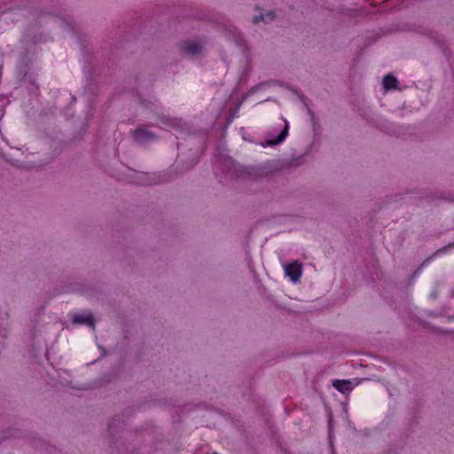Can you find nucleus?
I'll return each mask as SVG.
<instances>
[{
	"mask_svg": "<svg viewBox=\"0 0 454 454\" xmlns=\"http://www.w3.org/2000/svg\"><path fill=\"white\" fill-rule=\"evenodd\" d=\"M134 139L138 143H145L154 138V134L145 128H138L133 132Z\"/></svg>",
	"mask_w": 454,
	"mask_h": 454,
	"instance_id": "nucleus-2",
	"label": "nucleus"
},
{
	"mask_svg": "<svg viewBox=\"0 0 454 454\" xmlns=\"http://www.w3.org/2000/svg\"><path fill=\"white\" fill-rule=\"evenodd\" d=\"M223 164L226 166L227 168L234 167V162L231 160H226V161Z\"/></svg>",
	"mask_w": 454,
	"mask_h": 454,
	"instance_id": "nucleus-10",
	"label": "nucleus"
},
{
	"mask_svg": "<svg viewBox=\"0 0 454 454\" xmlns=\"http://www.w3.org/2000/svg\"><path fill=\"white\" fill-rule=\"evenodd\" d=\"M286 274L294 281L296 282L301 276V267L297 262L288 263L285 267Z\"/></svg>",
	"mask_w": 454,
	"mask_h": 454,
	"instance_id": "nucleus-1",
	"label": "nucleus"
},
{
	"mask_svg": "<svg viewBox=\"0 0 454 454\" xmlns=\"http://www.w3.org/2000/svg\"><path fill=\"white\" fill-rule=\"evenodd\" d=\"M274 17H275V13L273 12H268L266 15L261 14L259 16H254L253 22L254 24H257L260 21L268 22V20H272Z\"/></svg>",
	"mask_w": 454,
	"mask_h": 454,
	"instance_id": "nucleus-8",
	"label": "nucleus"
},
{
	"mask_svg": "<svg viewBox=\"0 0 454 454\" xmlns=\"http://www.w3.org/2000/svg\"><path fill=\"white\" fill-rule=\"evenodd\" d=\"M233 38H235V40H236L238 43H239V40H238V38H236V35H233Z\"/></svg>",
	"mask_w": 454,
	"mask_h": 454,
	"instance_id": "nucleus-11",
	"label": "nucleus"
},
{
	"mask_svg": "<svg viewBox=\"0 0 454 454\" xmlns=\"http://www.w3.org/2000/svg\"><path fill=\"white\" fill-rule=\"evenodd\" d=\"M289 124L285 121V128L279 132L278 136L275 139L267 140L269 145H275L282 143L288 135Z\"/></svg>",
	"mask_w": 454,
	"mask_h": 454,
	"instance_id": "nucleus-6",
	"label": "nucleus"
},
{
	"mask_svg": "<svg viewBox=\"0 0 454 454\" xmlns=\"http://www.w3.org/2000/svg\"><path fill=\"white\" fill-rule=\"evenodd\" d=\"M181 51L189 55H196L200 52L201 46L194 42H187L182 45Z\"/></svg>",
	"mask_w": 454,
	"mask_h": 454,
	"instance_id": "nucleus-5",
	"label": "nucleus"
},
{
	"mask_svg": "<svg viewBox=\"0 0 454 454\" xmlns=\"http://www.w3.org/2000/svg\"><path fill=\"white\" fill-rule=\"evenodd\" d=\"M163 123H165L166 125H168V126H172V127H181L182 120L166 117V118H164Z\"/></svg>",
	"mask_w": 454,
	"mask_h": 454,
	"instance_id": "nucleus-9",
	"label": "nucleus"
},
{
	"mask_svg": "<svg viewBox=\"0 0 454 454\" xmlns=\"http://www.w3.org/2000/svg\"><path fill=\"white\" fill-rule=\"evenodd\" d=\"M333 386L342 394H348L353 389L351 381L347 380H334Z\"/></svg>",
	"mask_w": 454,
	"mask_h": 454,
	"instance_id": "nucleus-4",
	"label": "nucleus"
},
{
	"mask_svg": "<svg viewBox=\"0 0 454 454\" xmlns=\"http://www.w3.org/2000/svg\"><path fill=\"white\" fill-rule=\"evenodd\" d=\"M397 83V79L391 74L385 75L383 78V86L386 90L395 89Z\"/></svg>",
	"mask_w": 454,
	"mask_h": 454,
	"instance_id": "nucleus-7",
	"label": "nucleus"
},
{
	"mask_svg": "<svg viewBox=\"0 0 454 454\" xmlns=\"http://www.w3.org/2000/svg\"><path fill=\"white\" fill-rule=\"evenodd\" d=\"M73 323L80 324V325H86L91 326L93 329L95 327L94 317H93V315L90 313L74 315L73 317Z\"/></svg>",
	"mask_w": 454,
	"mask_h": 454,
	"instance_id": "nucleus-3",
	"label": "nucleus"
}]
</instances>
